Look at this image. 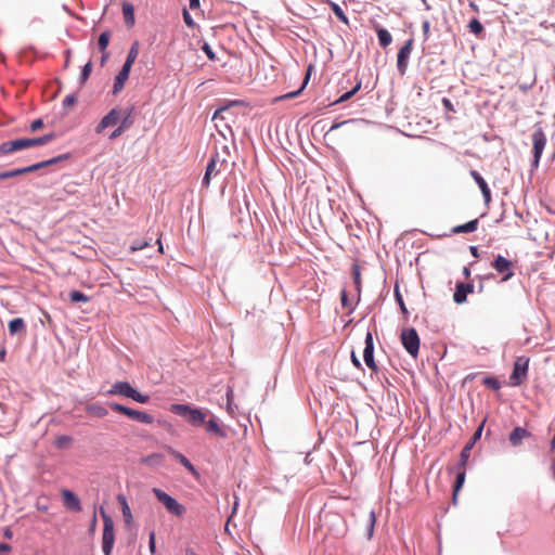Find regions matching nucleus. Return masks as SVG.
Wrapping results in <instances>:
<instances>
[{
	"label": "nucleus",
	"instance_id": "obj_1",
	"mask_svg": "<svg viewBox=\"0 0 555 555\" xmlns=\"http://www.w3.org/2000/svg\"><path fill=\"white\" fill-rule=\"evenodd\" d=\"M55 138L54 133L44 134L39 138H21L12 141H5L0 145L1 154H11L16 151L41 146L51 142Z\"/></svg>",
	"mask_w": 555,
	"mask_h": 555
},
{
	"label": "nucleus",
	"instance_id": "obj_2",
	"mask_svg": "<svg viewBox=\"0 0 555 555\" xmlns=\"http://www.w3.org/2000/svg\"><path fill=\"white\" fill-rule=\"evenodd\" d=\"M170 411L179 416L184 417L186 422L192 426H202L205 423L207 416V413L202 409L192 408L188 404H171Z\"/></svg>",
	"mask_w": 555,
	"mask_h": 555
},
{
	"label": "nucleus",
	"instance_id": "obj_3",
	"mask_svg": "<svg viewBox=\"0 0 555 555\" xmlns=\"http://www.w3.org/2000/svg\"><path fill=\"white\" fill-rule=\"evenodd\" d=\"M106 393L130 398L139 403H147L150 400V396L139 392L128 382L114 383Z\"/></svg>",
	"mask_w": 555,
	"mask_h": 555
},
{
	"label": "nucleus",
	"instance_id": "obj_4",
	"mask_svg": "<svg viewBox=\"0 0 555 555\" xmlns=\"http://www.w3.org/2000/svg\"><path fill=\"white\" fill-rule=\"evenodd\" d=\"M67 158H68V155L64 154V155H60L57 157H54V158H51V159H48V160H43V162L34 164V165H30V166H27V167L16 168V169L3 171V172H0V180H5V179L14 178V177H17V176H22V175H25V173L34 172V171H37V170H39L41 168L48 167L50 165L56 164L57 162L64 160V159H67Z\"/></svg>",
	"mask_w": 555,
	"mask_h": 555
},
{
	"label": "nucleus",
	"instance_id": "obj_5",
	"mask_svg": "<svg viewBox=\"0 0 555 555\" xmlns=\"http://www.w3.org/2000/svg\"><path fill=\"white\" fill-rule=\"evenodd\" d=\"M152 491L156 499L166 507V509L170 514L177 517H182L185 514L186 509L184 505L180 504L176 499L170 496L168 493L158 488H153Z\"/></svg>",
	"mask_w": 555,
	"mask_h": 555
},
{
	"label": "nucleus",
	"instance_id": "obj_6",
	"mask_svg": "<svg viewBox=\"0 0 555 555\" xmlns=\"http://www.w3.org/2000/svg\"><path fill=\"white\" fill-rule=\"evenodd\" d=\"M400 338L406 352L411 357L417 358L420 351V337L416 330L413 327L403 328Z\"/></svg>",
	"mask_w": 555,
	"mask_h": 555
},
{
	"label": "nucleus",
	"instance_id": "obj_7",
	"mask_svg": "<svg viewBox=\"0 0 555 555\" xmlns=\"http://www.w3.org/2000/svg\"><path fill=\"white\" fill-rule=\"evenodd\" d=\"M104 528L102 534V548L104 555H111L114 546L115 534H114V522L112 518L105 514V512L101 511Z\"/></svg>",
	"mask_w": 555,
	"mask_h": 555
},
{
	"label": "nucleus",
	"instance_id": "obj_8",
	"mask_svg": "<svg viewBox=\"0 0 555 555\" xmlns=\"http://www.w3.org/2000/svg\"><path fill=\"white\" fill-rule=\"evenodd\" d=\"M529 358L518 357L514 363V370L509 377L512 386H519L527 379Z\"/></svg>",
	"mask_w": 555,
	"mask_h": 555
},
{
	"label": "nucleus",
	"instance_id": "obj_9",
	"mask_svg": "<svg viewBox=\"0 0 555 555\" xmlns=\"http://www.w3.org/2000/svg\"><path fill=\"white\" fill-rule=\"evenodd\" d=\"M546 144V135L541 127H538L532 133V152L533 162L532 166L538 168L541 155Z\"/></svg>",
	"mask_w": 555,
	"mask_h": 555
},
{
	"label": "nucleus",
	"instance_id": "obj_10",
	"mask_svg": "<svg viewBox=\"0 0 555 555\" xmlns=\"http://www.w3.org/2000/svg\"><path fill=\"white\" fill-rule=\"evenodd\" d=\"M491 267L502 275V282L508 281L514 275L512 261L501 255L496 256Z\"/></svg>",
	"mask_w": 555,
	"mask_h": 555
},
{
	"label": "nucleus",
	"instance_id": "obj_11",
	"mask_svg": "<svg viewBox=\"0 0 555 555\" xmlns=\"http://www.w3.org/2000/svg\"><path fill=\"white\" fill-rule=\"evenodd\" d=\"M121 119V109H111L95 127L96 133H102L106 128L116 126Z\"/></svg>",
	"mask_w": 555,
	"mask_h": 555
},
{
	"label": "nucleus",
	"instance_id": "obj_12",
	"mask_svg": "<svg viewBox=\"0 0 555 555\" xmlns=\"http://www.w3.org/2000/svg\"><path fill=\"white\" fill-rule=\"evenodd\" d=\"M413 42L414 40L412 38L409 39L398 52L397 67L402 75L406 72L409 59L413 49Z\"/></svg>",
	"mask_w": 555,
	"mask_h": 555
},
{
	"label": "nucleus",
	"instance_id": "obj_13",
	"mask_svg": "<svg viewBox=\"0 0 555 555\" xmlns=\"http://www.w3.org/2000/svg\"><path fill=\"white\" fill-rule=\"evenodd\" d=\"M374 344H373V336L370 332L366 333L365 336V348L363 350V359L367 367H370L372 371L377 372L378 367L374 361Z\"/></svg>",
	"mask_w": 555,
	"mask_h": 555
},
{
	"label": "nucleus",
	"instance_id": "obj_14",
	"mask_svg": "<svg viewBox=\"0 0 555 555\" xmlns=\"http://www.w3.org/2000/svg\"><path fill=\"white\" fill-rule=\"evenodd\" d=\"M483 425H480L479 428L475 431L472 440L462 449L460 455V466H466L468 459L470 456V451L475 444V442L480 438Z\"/></svg>",
	"mask_w": 555,
	"mask_h": 555
},
{
	"label": "nucleus",
	"instance_id": "obj_15",
	"mask_svg": "<svg viewBox=\"0 0 555 555\" xmlns=\"http://www.w3.org/2000/svg\"><path fill=\"white\" fill-rule=\"evenodd\" d=\"M474 292V285L469 283H457L453 294V300L457 304H464L467 295Z\"/></svg>",
	"mask_w": 555,
	"mask_h": 555
},
{
	"label": "nucleus",
	"instance_id": "obj_16",
	"mask_svg": "<svg viewBox=\"0 0 555 555\" xmlns=\"http://www.w3.org/2000/svg\"><path fill=\"white\" fill-rule=\"evenodd\" d=\"M218 163H220L222 165L224 163V160L220 162L218 154H216L210 158V160L206 167L205 176L203 178V184L205 186H208L212 176H216L220 171V169L217 168Z\"/></svg>",
	"mask_w": 555,
	"mask_h": 555
},
{
	"label": "nucleus",
	"instance_id": "obj_17",
	"mask_svg": "<svg viewBox=\"0 0 555 555\" xmlns=\"http://www.w3.org/2000/svg\"><path fill=\"white\" fill-rule=\"evenodd\" d=\"M130 70H131V67H128V65H122L120 72L115 77V82H114V87H113L114 94H117L119 91L122 90L126 81L129 78Z\"/></svg>",
	"mask_w": 555,
	"mask_h": 555
},
{
	"label": "nucleus",
	"instance_id": "obj_18",
	"mask_svg": "<svg viewBox=\"0 0 555 555\" xmlns=\"http://www.w3.org/2000/svg\"><path fill=\"white\" fill-rule=\"evenodd\" d=\"M470 176L473 177L475 182L478 184V186H479V189H480V191H481V193L483 195L486 204L490 203V201H491V191H490L487 182L485 181V179L476 170H472L470 171Z\"/></svg>",
	"mask_w": 555,
	"mask_h": 555
},
{
	"label": "nucleus",
	"instance_id": "obj_19",
	"mask_svg": "<svg viewBox=\"0 0 555 555\" xmlns=\"http://www.w3.org/2000/svg\"><path fill=\"white\" fill-rule=\"evenodd\" d=\"M62 496L64 500V504L67 508L72 511L79 512L81 509L80 501L76 494H74L69 490H63Z\"/></svg>",
	"mask_w": 555,
	"mask_h": 555
},
{
	"label": "nucleus",
	"instance_id": "obj_20",
	"mask_svg": "<svg viewBox=\"0 0 555 555\" xmlns=\"http://www.w3.org/2000/svg\"><path fill=\"white\" fill-rule=\"evenodd\" d=\"M531 434L522 428V427H515L512 433L509 434V442L514 447H518L522 443V440L526 438H529Z\"/></svg>",
	"mask_w": 555,
	"mask_h": 555
},
{
	"label": "nucleus",
	"instance_id": "obj_21",
	"mask_svg": "<svg viewBox=\"0 0 555 555\" xmlns=\"http://www.w3.org/2000/svg\"><path fill=\"white\" fill-rule=\"evenodd\" d=\"M456 470H457L456 479H455V482L453 486V500L456 499L457 493L460 492V490L462 489V487L465 482L466 466H460V463H459L456 466Z\"/></svg>",
	"mask_w": 555,
	"mask_h": 555
},
{
	"label": "nucleus",
	"instance_id": "obj_22",
	"mask_svg": "<svg viewBox=\"0 0 555 555\" xmlns=\"http://www.w3.org/2000/svg\"><path fill=\"white\" fill-rule=\"evenodd\" d=\"M109 406L115 412H118V413H121L124 415H127L128 417H130L131 420H134V421H137V418L139 416V413H140L139 410H133L131 408H128L126 405H122V404H119V403H115V402L109 403Z\"/></svg>",
	"mask_w": 555,
	"mask_h": 555
},
{
	"label": "nucleus",
	"instance_id": "obj_23",
	"mask_svg": "<svg viewBox=\"0 0 555 555\" xmlns=\"http://www.w3.org/2000/svg\"><path fill=\"white\" fill-rule=\"evenodd\" d=\"M109 406L115 412H118V413H121L124 415H127L128 417H130L131 420H134V421H137V418L139 416V413H140L139 410H133L131 408H128L126 405H122V404H119V403H115V402L109 403Z\"/></svg>",
	"mask_w": 555,
	"mask_h": 555
},
{
	"label": "nucleus",
	"instance_id": "obj_24",
	"mask_svg": "<svg viewBox=\"0 0 555 555\" xmlns=\"http://www.w3.org/2000/svg\"><path fill=\"white\" fill-rule=\"evenodd\" d=\"M169 454H171L176 460H178L190 473L193 475H197V472L194 465L180 452L176 451L172 448H168Z\"/></svg>",
	"mask_w": 555,
	"mask_h": 555
},
{
	"label": "nucleus",
	"instance_id": "obj_25",
	"mask_svg": "<svg viewBox=\"0 0 555 555\" xmlns=\"http://www.w3.org/2000/svg\"><path fill=\"white\" fill-rule=\"evenodd\" d=\"M122 15L125 23L128 27H132L134 25L135 18H134V8L129 2L122 3Z\"/></svg>",
	"mask_w": 555,
	"mask_h": 555
},
{
	"label": "nucleus",
	"instance_id": "obj_26",
	"mask_svg": "<svg viewBox=\"0 0 555 555\" xmlns=\"http://www.w3.org/2000/svg\"><path fill=\"white\" fill-rule=\"evenodd\" d=\"M478 219H474L472 221H468L464 224L456 225L452 229V233L459 234V233H472L475 232L478 228Z\"/></svg>",
	"mask_w": 555,
	"mask_h": 555
},
{
	"label": "nucleus",
	"instance_id": "obj_27",
	"mask_svg": "<svg viewBox=\"0 0 555 555\" xmlns=\"http://www.w3.org/2000/svg\"><path fill=\"white\" fill-rule=\"evenodd\" d=\"M26 332V325L22 318L13 319L9 322V333L11 335H16L20 333Z\"/></svg>",
	"mask_w": 555,
	"mask_h": 555
},
{
	"label": "nucleus",
	"instance_id": "obj_28",
	"mask_svg": "<svg viewBox=\"0 0 555 555\" xmlns=\"http://www.w3.org/2000/svg\"><path fill=\"white\" fill-rule=\"evenodd\" d=\"M375 30H376V34L378 37L379 44L383 48H387L392 41V37H391L390 33L387 29H385L378 25L375 26Z\"/></svg>",
	"mask_w": 555,
	"mask_h": 555
},
{
	"label": "nucleus",
	"instance_id": "obj_29",
	"mask_svg": "<svg viewBox=\"0 0 555 555\" xmlns=\"http://www.w3.org/2000/svg\"><path fill=\"white\" fill-rule=\"evenodd\" d=\"M86 411L88 414L95 417H105L108 414L107 409L99 403L88 405Z\"/></svg>",
	"mask_w": 555,
	"mask_h": 555
},
{
	"label": "nucleus",
	"instance_id": "obj_30",
	"mask_svg": "<svg viewBox=\"0 0 555 555\" xmlns=\"http://www.w3.org/2000/svg\"><path fill=\"white\" fill-rule=\"evenodd\" d=\"M139 51H140V43H139V41H134L131 44V48L128 52V55H127V59H126V62L124 63V65H128V67H132L134 61L137 60V57L139 55Z\"/></svg>",
	"mask_w": 555,
	"mask_h": 555
},
{
	"label": "nucleus",
	"instance_id": "obj_31",
	"mask_svg": "<svg viewBox=\"0 0 555 555\" xmlns=\"http://www.w3.org/2000/svg\"><path fill=\"white\" fill-rule=\"evenodd\" d=\"M117 500L121 506L122 516L126 522H130L132 520V514L130 507L128 505L127 499L124 494H119Z\"/></svg>",
	"mask_w": 555,
	"mask_h": 555
},
{
	"label": "nucleus",
	"instance_id": "obj_32",
	"mask_svg": "<svg viewBox=\"0 0 555 555\" xmlns=\"http://www.w3.org/2000/svg\"><path fill=\"white\" fill-rule=\"evenodd\" d=\"M206 430L211 433L220 438H224L227 436L225 431L219 426L216 420L211 418L206 423Z\"/></svg>",
	"mask_w": 555,
	"mask_h": 555
},
{
	"label": "nucleus",
	"instance_id": "obj_33",
	"mask_svg": "<svg viewBox=\"0 0 555 555\" xmlns=\"http://www.w3.org/2000/svg\"><path fill=\"white\" fill-rule=\"evenodd\" d=\"M241 101H232L230 105H225L223 107H220L217 109L212 116V120H225V114H230V106L231 105H238L241 104Z\"/></svg>",
	"mask_w": 555,
	"mask_h": 555
},
{
	"label": "nucleus",
	"instance_id": "obj_34",
	"mask_svg": "<svg viewBox=\"0 0 555 555\" xmlns=\"http://www.w3.org/2000/svg\"><path fill=\"white\" fill-rule=\"evenodd\" d=\"M311 70H312V65H309L307 74H306V77H305V80H304L302 86L300 87L299 90H297L295 92H289V93L283 95L281 99H293V98H296L304 90V88L307 86V83L309 81V78H310Z\"/></svg>",
	"mask_w": 555,
	"mask_h": 555
},
{
	"label": "nucleus",
	"instance_id": "obj_35",
	"mask_svg": "<svg viewBox=\"0 0 555 555\" xmlns=\"http://www.w3.org/2000/svg\"><path fill=\"white\" fill-rule=\"evenodd\" d=\"M111 34L109 31H103L98 39V47L100 51L105 52L109 44Z\"/></svg>",
	"mask_w": 555,
	"mask_h": 555
},
{
	"label": "nucleus",
	"instance_id": "obj_36",
	"mask_svg": "<svg viewBox=\"0 0 555 555\" xmlns=\"http://www.w3.org/2000/svg\"><path fill=\"white\" fill-rule=\"evenodd\" d=\"M73 438L70 436L62 435L56 437L54 444L56 448L63 449L72 444Z\"/></svg>",
	"mask_w": 555,
	"mask_h": 555
},
{
	"label": "nucleus",
	"instance_id": "obj_37",
	"mask_svg": "<svg viewBox=\"0 0 555 555\" xmlns=\"http://www.w3.org/2000/svg\"><path fill=\"white\" fill-rule=\"evenodd\" d=\"M468 29L474 35L479 36L483 31V26L477 18H473L468 24Z\"/></svg>",
	"mask_w": 555,
	"mask_h": 555
},
{
	"label": "nucleus",
	"instance_id": "obj_38",
	"mask_svg": "<svg viewBox=\"0 0 555 555\" xmlns=\"http://www.w3.org/2000/svg\"><path fill=\"white\" fill-rule=\"evenodd\" d=\"M69 299L72 302H88L89 297L85 295L82 292L73 291L69 293Z\"/></svg>",
	"mask_w": 555,
	"mask_h": 555
},
{
	"label": "nucleus",
	"instance_id": "obj_39",
	"mask_svg": "<svg viewBox=\"0 0 555 555\" xmlns=\"http://www.w3.org/2000/svg\"><path fill=\"white\" fill-rule=\"evenodd\" d=\"M361 89V81H358V83L348 92L344 93L336 103H341L345 101H348L351 96H353L359 90Z\"/></svg>",
	"mask_w": 555,
	"mask_h": 555
},
{
	"label": "nucleus",
	"instance_id": "obj_40",
	"mask_svg": "<svg viewBox=\"0 0 555 555\" xmlns=\"http://www.w3.org/2000/svg\"><path fill=\"white\" fill-rule=\"evenodd\" d=\"M352 275H353V280H354V284H356V287H357V291L360 292V288H361V272H360V266L354 263L352 266Z\"/></svg>",
	"mask_w": 555,
	"mask_h": 555
},
{
	"label": "nucleus",
	"instance_id": "obj_41",
	"mask_svg": "<svg viewBox=\"0 0 555 555\" xmlns=\"http://www.w3.org/2000/svg\"><path fill=\"white\" fill-rule=\"evenodd\" d=\"M333 12L335 13V15L343 22H347V16L346 14L344 13L343 9L335 2H332L330 1L328 2Z\"/></svg>",
	"mask_w": 555,
	"mask_h": 555
},
{
	"label": "nucleus",
	"instance_id": "obj_42",
	"mask_svg": "<svg viewBox=\"0 0 555 555\" xmlns=\"http://www.w3.org/2000/svg\"><path fill=\"white\" fill-rule=\"evenodd\" d=\"M149 245H150V243L147 241L138 240V241H134L132 243V245L130 246V250L132 253L138 251V250H142L145 247H147Z\"/></svg>",
	"mask_w": 555,
	"mask_h": 555
},
{
	"label": "nucleus",
	"instance_id": "obj_43",
	"mask_svg": "<svg viewBox=\"0 0 555 555\" xmlns=\"http://www.w3.org/2000/svg\"><path fill=\"white\" fill-rule=\"evenodd\" d=\"M395 297H396L397 302L400 306V309H401L402 313L404 315H406L408 314V309H406L405 304L403 301V298H402V296H401V294H400V292L398 289V286L395 287Z\"/></svg>",
	"mask_w": 555,
	"mask_h": 555
},
{
	"label": "nucleus",
	"instance_id": "obj_44",
	"mask_svg": "<svg viewBox=\"0 0 555 555\" xmlns=\"http://www.w3.org/2000/svg\"><path fill=\"white\" fill-rule=\"evenodd\" d=\"M137 422H140L143 424H152L154 422V417H153V415H151L146 412L140 411Z\"/></svg>",
	"mask_w": 555,
	"mask_h": 555
},
{
	"label": "nucleus",
	"instance_id": "obj_45",
	"mask_svg": "<svg viewBox=\"0 0 555 555\" xmlns=\"http://www.w3.org/2000/svg\"><path fill=\"white\" fill-rule=\"evenodd\" d=\"M91 70H92V63L89 61L83 67H82V70H81V75H80V80L81 82H85L88 80L90 74H91Z\"/></svg>",
	"mask_w": 555,
	"mask_h": 555
},
{
	"label": "nucleus",
	"instance_id": "obj_46",
	"mask_svg": "<svg viewBox=\"0 0 555 555\" xmlns=\"http://www.w3.org/2000/svg\"><path fill=\"white\" fill-rule=\"evenodd\" d=\"M131 113L132 111H128L126 114H122L121 113V119L119 120V125L120 126H125V129L129 128L131 126V120H130V116H131Z\"/></svg>",
	"mask_w": 555,
	"mask_h": 555
},
{
	"label": "nucleus",
	"instance_id": "obj_47",
	"mask_svg": "<svg viewBox=\"0 0 555 555\" xmlns=\"http://www.w3.org/2000/svg\"><path fill=\"white\" fill-rule=\"evenodd\" d=\"M77 102V96L75 94H68L63 100V106L65 108L72 107Z\"/></svg>",
	"mask_w": 555,
	"mask_h": 555
},
{
	"label": "nucleus",
	"instance_id": "obj_48",
	"mask_svg": "<svg viewBox=\"0 0 555 555\" xmlns=\"http://www.w3.org/2000/svg\"><path fill=\"white\" fill-rule=\"evenodd\" d=\"M202 50L205 52V54L207 55V57L209 60L215 61L217 59L215 52L212 51L211 47L207 42H205L202 46Z\"/></svg>",
	"mask_w": 555,
	"mask_h": 555
},
{
	"label": "nucleus",
	"instance_id": "obj_49",
	"mask_svg": "<svg viewBox=\"0 0 555 555\" xmlns=\"http://www.w3.org/2000/svg\"><path fill=\"white\" fill-rule=\"evenodd\" d=\"M483 384L486 386H489L495 390H498L500 388V383L498 382V379L493 378V377H487L485 380H483Z\"/></svg>",
	"mask_w": 555,
	"mask_h": 555
},
{
	"label": "nucleus",
	"instance_id": "obj_50",
	"mask_svg": "<svg viewBox=\"0 0 555 555\" xmlns=\"http://www.w3.org/2000/svg\"><path fill=\"white\" fill-rule=\"evenodd\" d=\"M43 127V121L41 118H38V119H35L30 126H29V130L31 132H36L38 131L39 129H41Z\"/></svg>",
	"mask_w": 555,
	"mask_h": 555
},
{
	"label": "nucleus",
	"instance_id": "obj_51",
	"mask_svg": "<svg viewBox=\"0 0 555 555\" xmlns=\"http://www.w3.org/2000/svg\"><path fill=\"white\" fill-rule=\"evenodd\" d=\"M125 130H126V129H125V126H120V125H119V126H118V127H117V128H116V129L111 133L109 139H111V140H115V139L119 138V137L124 133V131H125Z\"/></svg>",
	"mask_w": 555,
	"mask_h": 555
},
{
	"label": "nucleus",
	"instance_id": "obj_52",
	"mask_svg": "<svg viewBox=\"0 0 555 555\" xmlns=\"http://www.w3.org/2000/svg\"><path fill=\"white\" fill-rule=\"evenodd\" d=\"M422 29H423L424 40L426 41L429 38V31H430V23H429V21H424L423 22Z\"/></svg>",
	"mask_w": 555,
	"mask_h": 555
},
{
	"label": "nucleus",
	"instance_id": "obj_53",
	"mask_svg": "<svg viewBox=\"0 0 555 555\" xmlns=\"http://www.w3.org/2000/svg\"><path fill=\"white\" fill-rule=\"evenodd\" d=\"M369 521H370L369 538H371L373 535L374 525H375V513L374 512L370 513Z\"/></svg>",
	"mask_w": 555,
	"mask_h": 555
},
{
	"label": "nucleus",
	"instance_id": "obj_54",
	"mask_svg": "<svg viewBox=\"0 0 555 555\" xmlns=\"http://www.w3.org/2000/svg\"><path fill=\"white\" fill-rule=\"evenodd\" d=\"M183 20H184V23L190 26V27H193L194 26V21L193 18L191 17L190 13L188 12L186 9L183 10Z\"/></svg>",
	"mask_w": 555,
	"mask_h": 555
},
{
	"label": "nucleus",
	"instance_id": "obj_55",
	"mask_svg": "<svg viewBox=\"0 0 555 555\" xmlns=\"http://www.w3.org/2000/svg\"><path fill=\"white\" fill-rule=\"evenodd\" d=\"M149 547H150V551L152 554L155 553V550H156V545H155V532L152 531L150 533V539H149Z\"/></svg>",
	"mask_w": 555,
	"mask_h": 555
},
{
	"label": "nucleus",
	"instance_id": "obj_56",
	"mask_svg": "<svg viewBox=\"0 0 555 555\" xmlns=\"http://www.w3.org/2000/svg\"><path fill=\"white\" fill-rule=\"evenodd\" d=\"M340 301H341L343 307H345V308H349L351 306L348 300L347 293L345 289H343L340 293Z\"/></svg>",
	"mask_w": 555,
	"mask_h": 555
},
{
	"label": "nucleus",
	"instance_id": "obj_57",
	"mask_svg": "<svg viewBox=\"0 0 555 555\" xmlns=\"http://www.w3.org/2000/svg\"><path fill=\"white\" fill-rule=\"evenodd\" d=\"M351 122H354V120L350 119V120H345V121H341V122L333 124L327 133L332 132L335 129H338L341 126H345V125H348V124H351Z\"/></svg>",
	"mask_w": 555,
	"mask_h": 555
},
{
	"label": "nucleus",
	"instance_id": "obj_58",
	"mask_svg": "<svg viewBox=\"0 0 555 555\" xmlns=\"http://www.w3.org/2000/svg\"><path fill=\"white\" fill-rule=\"evenodd\" d=\"M442 104H443V106H444V108H446V109H448V111H450V112H454L453 104H452V102H451L449 99L443 98V99H442Z\"/></svg>",
	"mask_w": 555,
	"mask_h": 555
},
{
	"label": "nucleus",
	"instance_id": "obj_59",
	"mask_svg": "<svg viewBox=\"0 0 555 555\" xmlns=\"http://www.w3.org/2000/svg\"><path fill=\"white\" fill-rule=\"evenodd\" d=\"M36 508L42 513H46L48 511L47 504H41L40 502L36 503Z\"/></svg>",
	"mask_w": 555,
	"mask_h": 555
},
{
	"label": "nucleus",
	"instance_id": "obj_60",
	"mask_svg": "<svg viewBox=\"0 0 555 555\" xmlns=\"http://www.w3.org/2000/svg\"><path fill=\"white\" fill-rule=\"evenodd\" d=\"M351 360H352L353 365L357 369H361V362L359 361V359L356 357V354L353 352L351 354Z\"/></svg>",
	"mask_w": 555,
	"mask_h": 555
},
{
	"label": "nucleus",
	"instance_id": "obj_61",
	"mask_svg": "<svg viewBox=\"0 0 555 555\" xmlns=\"http://www.w3.org/2000/svg\"><path fill=\"white\" fill-rule=\"evenodd\" d=\"M190 1V9L195 10L199 8V0H189Z\"/></svg>",
	"mask_w": 555,
	"mask_h": 555
},
{
	"label": "nucleus",
	"instance_id": "obj_62",
	"mask_svg": "<svg viewBox=\"0 0 555 555\" xmlns=\"http://www.w3.org/2000/svg\"><path fill=\"white\" fill-rule=\"evenodd\" d=\"M469 250H470V254L474 256V257H478L479 254H478V248L476 246H470L469 247Z\"/></svg>",
	"mask_w": 555,
	"mask_h": 555
},
{
	"label": "nucleus",
	"instance_id": "obj_63",
	"mask_svg": "<svg viewBox=\"0 0 555 555\" xmlns=\"http://www.w3.org/2000/svg\"><path fill=\"white\" fill-rule=\"evenodd\" d=\"M108 59V53L105 51L101 57V65L103 66Z\"/></svg>",
	"mask_w": 555,
	"mask_h": 555
},
{
	"label": "nucleus",
	"instance_id": "obj_64",
	"mask_svg": "<svg viewBox=\"0 0 555 555\" xmlns=\"http://www.w3.org/2000/svg\"><path fill=\"white\" fill-rule=\"evenodd\" d=\"M7 351L4 348L0 350V362H3L5 360Z\"/></svg>",
	"mask_w": 555,
	"mask_h": 555
}]
</instances>
